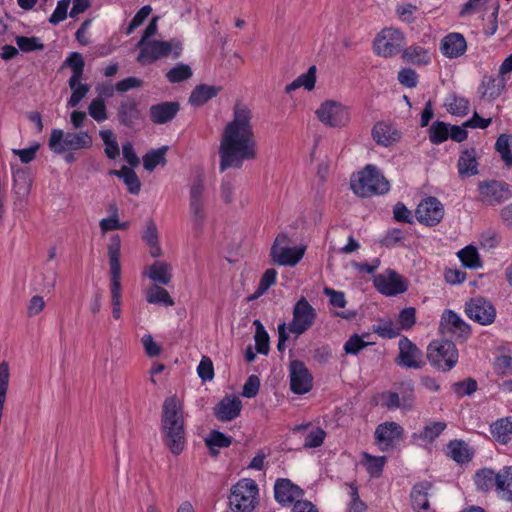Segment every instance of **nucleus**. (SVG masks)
Wrapping results in <instances>:
<instances>
[{
    "mask_svg": "<svg viewBox=\"0 0 512 512\" xmlns=\"http://www.w3.org/2000/svg\"><path fill=\"white\" fill-rule=\"evenodd\" d=\"M252 112L246 106L234 107L233 119L224 128L219 146V170L240 169L244 161L257 157V142L253 130Z\"/></svg>",
    "mask_w": 512,
    "mask_h": 512,
    "instance_id": "f257e3e1",
    "label": "nucleus"
},
{
    "mask_svg": "<svg viewBox=\"0 0 512 512\" xmlns=\"http://www.w3.org/2000/svg\"><path fill=\"white\" fill-rule=\"evenodd\" d=\"M161 431L166 447L173 455H179L185 447L183 407L176 395L167 397L162 405Z\"/></svg>",
    "mask_w": 512,
    "mask_h": 512,
    "instance_id": "f03ea898",
    "label": "nucleus"
},
{
    "mask_svg": "<svg viewBox=\"0 0 512 512\" xmlns=\"http://www.w3.org/2000/svg\"><path fill=\"white\" fill-rule=\"evenodd\" d=\"M351 188L360 197L383 195L390 189L388 180L374 165H367L357 179H351Z\"/></svg>",
    "mask_w": 512,
    "mask_h": 512,
    "instance_id": "7ed1b4c3",
    "label": "nucleus"
},
{
    "mask_svg": "<svg viewBox=\"0 0 512 512\" xmlns=\"http://www.w3.org/2000/svg\"><path fill=\"white\" fill-rule=\"evenodd\" d=\"M426 356L434 368L442 372H449L456 366L459 352L456 344L443 336L429 343Z\"/></svg>",
    "mask_w": 512,
    "mask_h": 512,
    "instance_id": "20e7f679",
    "label": "nucleus"
},
{
    "mask_svg": "<svg viewBox=\"0 0 512 512\" xmlns=\"http://www.w3.org/2000/svg\"><path fill=\"white\" fill-rule=\"evenodd\" d=\"M92 144L93 139L88 131L65 133L61 129H53L48 141L49 149L59 155L68 150L88 149Z\"/></svg>",
    "mask_w": 512,
    "mask_h": 512,
    "instance_id": "39448f33",
    "label": "nucleus"
},
{
    "mask_svg": "<svg viewBox=\"0 0 512 512\" xmlns=\"http://www.w3.org/2000/svg\"><path fill=\"white\" fill-rule=\"evenodd\" d=\"M257 483L251 478L239 480L231 488L229 505L233 512H252L258 503Z\"/></svg>",
    "mask_w": 512,
    "mask_h": 512,
    "instance_id": "423d86ee",
    "label": "nucleus"
},
{
    "mask_svg": "<svg viewBox=\"0 0 512 512\" xmlns=\"http://www.w3.org/2000/svg\"><path fill=\"white\" fill-rule=\"evenodd\" d=\"M137 61L142 65H149L156 60L167 57L172 53L173 58H178L182 52V43L173 38L170 41L151 40L140 47Z\"/></svg>",
    "mask_w": 512,
    "mask_h": 512,
    "instance_id": "0eeeda50",
    "label": "nucleus"
},
{
    "mask_svg": "<svg viewBox=\"0 0 512 512\" xmlns=\"http://www.w3.org/2000/svg\"><path fill=\"white\" fill-rule=\"evenodd\" d=\"M109 268H110V292L111 300H121L122 285H121V238L118 234H113L110 237V242L107 246Z\"/></svg>",
    "mask_w": 512,
    "mask_h": 512,
    "instance_id": "6e6552de",
    "label": "nucleus"
},
{
    "mask_svg": "<svg viewBox=\"0 0 512 512\" xmlns=\"http://www.w3.org/2000/svg\"><path fill=\"white\" fill-rule=\"evenodd\" d=\"M292 314L293 318L287 329L297 336L309 330L314 325L317 317L315 309L303 296L295 303Z\"/></svg>",
    "mask_w": 512,
    "mask_h": 512,
    "instance_id": "1a4fd4ad",
    "label": "nucleus"
},
{
    "mask_svg": "<svg viewBox=\"0 0 512 512\" xmlns=\"http://www.w3.org/2000/svg\"><path fill=\"white\" fill-rule=\"evenodd\" d=\"M375 289L385 296H396L408 290V280L395 270L388 268L383 274L373 276Z\"/></svg>",
    "mask_w": 512,
    "mask_h": 512,
    "instance_id": "9d476101",
    "label": "nucleus"
},
{
    "mask_svg": "<svg viewBox=\"0 0 512 512\" xmlns=\"http://www.w3.org/2000/svg\"><path fill=\"white\" fill-rule=\"evenodd\" d=\"M320 122L329 127H344L350 120V114L342 103L326 100L315 112Z\"/></svg>",
    "mask_w": 512,
    "mask_h": 512,
    "instance_id": "9b49d317",
    "label": "nucleus"
},
{
    "mask_svg": "<svg viewBox=\"0 0 512 512\" xmlns=\"http://www.w3.org/2000/svg\"><path fill=\"white\" fill-rule=\"evenodd\" d=\"M403 33L397 29H383L374 39V52L382 57H392L397 55L403 44Z\"/></svg>",
    "mask_w": 512,
    "mask_h": 512,
    "instance_id": "f8f14e48",
    "label": "nucleus"
},
{
    "mask_svg": "<svg viewBox=\"0 0 512 512\" xmlns=\"http://www.w3.org/2000/svg\"><path fill=\"white\" fill-rule=\"evenodd\" d=\"M480 200L486 205H497L512 197L510 185L504 181L486 180L478 184Z\"/></svg>",
    "mask_w": 512,
    "mask_h": 512,
    "instance_id": "ddd939ff",
    "label": "nucleus"
},
{
    "mask_svg": "<svg viewBox=\"0 0 512 512\" xmlns=\"http://www.w3.org/2000/svg\"><path fill=\"white\" fill-rule=\"evenodd\" d=\"M465 313L471 320L480 325H490L496 318L494 305L481 296L471 298L466 302Z\"/></svg>",
    "mask_w": 512,
    "mask_h": 512,
    "instance_id": "4468645a",
    "label": "nucleus"
},
{
    "mask_svg": "<svg viewBox=\"0 0 512 512\" xmlns=\"http://www.w3.org/2000/svg\"><path fill=\"white\" fill-rule=\"evenodd\" d=\"M288 240L287 235L279 234L270 250L273 262L281 266H295L303 258L305 247H280L279 242Z\"/></svg>",
    "mask_w": 512,
    "mask_h": 512,
    "instance_id": "2eb2a0df",
    "label": "nucleus"
},
{
    "mask_svg": "<svg viewBox=\"0 0 512 512\" xmlns=\"http://www.w3.org/2000/svg\"><path fill=\"white\" fill-rule=\"evenodd\" d=\"M444 216V207L438 198L429 196L423 199L415 210L417 221L425 226H435Z\"/></svg>",
    "mask_w": 512,
    "mask_h": 512,
    "instance_id": "dca6fc26",
    "label": "nucleus"
},
{
    "mask_svg": "<svg viewBox=\"0 0 512 512\" xmlns=\"http://www.w3.org/2000/svg\"><path fill=\"white\" fill-rule=\"evenodd\" d=\"M290 389L298 395L308 393L313 386V376L307 369L305 363L295 359L290 362Z\"/></svg>",
    "mask_w": 512,
    "mask_h": 512,
    "instance_id": "f3484780",
    "label": "nucleus"
},
{
    "mask_svg": "<svg viewBox=\"0 0 512 512\" xmlns=\"http://www.w3.org/2000/svg\"><path fill=\"white\" fill-rule=\"evenodd\" d=\"M398 347L399 354L394 360L397 365L413 369H421L425 365L421 360L422 351L406 336L399 340Z\"/></svg>",
    "mask_w": 512,
    "mask_h": 512,
    "instance_id": "a211bd4d",
    "label": "nucleus"
},
{
    "mask_svg": "<svg viewBox=\"0 0 512 512\" xmlns=\"http://www.w3.org/2000/svg\"><path fill=\"white\" fill-rule=\"evenodd\" d=\"M439 332L444 337L450 333L455 334L457 339L466 340L471 334V327L453 310L446 309L441 316Z\"/></svg>",
    "mask_w": 512,
    "mask_h": 512,
    "instance_id": "6ab92c4d",
    "label": "nucleus"
},
{
    "mask_svg": "<svg viewBox=\"0 0 512 512\" xmlns=\"http://www.w3.org/2000/svg\"><path fill=\"white\" fill-rule=\"evenodd\" d=\"M117 119L120 125L135 129L143 120L138 101L132 97L123 99L117 108Z\"/></svg>",
    "mask_w": 512,
    "mask_h": 512,
    "instance_id": "aec40b11",
    "label": "nucleus"
},
{
    "mask_svg": "<svg viewBox=\"0 0 512 512\" xmlns=\"http://www.w3.org/2000/svg\"><path fill=\"white\" fill-rule=\"evenodd\" d=\"M304 495V490L288 478H278L274 484V498L282 506H287Z\"/></svg>",
    "mask_w": 512,
    "mask_h": 512,
    "instance_id": "412c9836",
    "label": "nucleus"
},
{
    "mask_svg": "<svg viewBox=\"0 0 512 512\" xmlns=\"http://www.w3.org/2000/svg\"><path fill=\"white\" fill-rule=\"evenodd\" d=\"M242 409L241 400L234 395L224 396L213 408L214 416L222 422H228L236 419Z\"/></svg>",
    "mask_w": 512,
    "mask_h": 512,
    "instance_id": "4be33fe9",
    "label": "nucleus"
},
{
    "mask_svg": "<svg viewBox=\"0 0 512 512\" xmlns=\"http://www.w3.org/2000/svg\"><path fill=\"white\" fill-rule=\"evenodd\" d=\"M466 50L467 42L461 33L451 32L441 39L440 51L447 58H458L462 56Z\"/></svg>",
    "mask_w": 512,
    "mask_h": 512,
    "instance_id": "5701e85b",
    "label": "nucleus"
},
{
    "mask_svg": "<svg viewBox=\"0 0 512 512\" xmlns=\"http://www.w3.org/2000/svg\"><path fill=\"white\" fill-rule=\"evenodd\" d=\"M403 428L400 424L390 421L379 424L375 430V439L386 447H392L403 438Z\"/></svg>",
    "mask_w": 512,
    "mask_h": 512,
    "instance_id": "b1692460",
    "label": "nucleus"
},
{
    "mask_svg": "<svg viewBox=\"0 0 512 512\" xmlns=\"http://www.w3.org/2000/svg\"><path fill=\"white\" fill-rule=\"evenodd\" d=\"M180 110L177 101H166L150 107V119L154 124H166L172 121Z\"/></svg>",
    "mask_w": 512,
    "mask_h": 512,
    "instance_id": "393cba45",
    "label": "nucleus"
},
{
    "mask_svg": "<svg viewBox=\"0 0 512 512\" xmlns=\"http://www.w3.org/2000/svg\"><path fill=\"white\" fill-rule=\"evenodd\" d=\"M432 487V482L427 480L417 482L413 485L410 493V501L414 511L426 512L430 509L428 496Z\"/></svg>",
    "mask_w": 512,
    "mask_h": 512,
    "instance_id": "a878e982",
    "label": "nucleus"
},
{
    "mask_svg": "<svg viewBox=\"0 0 512 512\" xmlns=\"http://www.w3.org/2000/svg\"><path fill=\"white\" fill-rule=\"evenodd\" d=\"M371 135L373 140L383 147L391 146L401 138V133L384 121H379L373 126Z\"/></svg>",
    "mask_w": 512,
    "mask_h": 512,
    "instance_id": "bb28decb",
    "label": "nucleus"
},
{
    "mask_svg": "<svg viewBox=\"0 0 512 512\" xmlns=\"http://www.w3.org/2000/svg\"><path fill=\"white\" fill-rule=\"evenodd\" d=\"M478 166L477 151L474 147L461 151L457 162L458 174L461 179L477 175L479 173Z\"/></svg>",
    "mask_w": 512,
    "mask_h": 512,
    "instance_id": "cd10ccee",
    "label": "nucleus"
},
{
    "mask_svg": "<svg viewBox=\"0 0 512 512\" xmlns=\"http://www.w3.org/2000/svg\"><path fill=\"white\" fill-rule=\"evenodd\" d=\"M446 454L456 463L465 464L472 460L474 450L464 440L454 439L447 444Z\"/></svg>",
    "mask_w": 512,
    "mask_h": 512,
    "instance_id": "c85d7f7f",
    "label": "nucleus"
},
{
    "mask_svg": "<svg viewBox=\"0 0 512 512\" xmlns=\"http://www.w3.org/2000/svg\"><path fill=\"white\" fill-rule=\"evenodd\" d=\"M220 86L199 84L190 93L189 103L194 107H201L209 100L215 98L221 91Z\"/></svg>",
    "mask_w": 512,
    "mask_h": 512,
    "instance_id": "c756f323",
    "label": "nucleus"
},
{
    "mask_svg": "<svg viewBox=\"0 0 512 512\" xmlns=\"http://www.w3.org/2000/svg\"><path fill=\"white\" fill-rule=\"evenodd\" d=\"M475 484L477 489L482 492L490 491L494 486L501 488L502 482L499 478V473H495L491 468H482L475 474Z\"/></svg>",
    "mask_w": 512,
    "mask_h": 512,
    "instance_id": "7c9ffc66",
    "label": "nucleus"
},
{
    "mask_svg": "<svg viewBox=\"0 0 512 512\" xmlns=\"http://www.w3.org/2000/svg\"><path fill=\"white\" fill-rule=\"evenodd\" d=\"M109 175L122 179L130 194H139L141 190V182L132 168L123 165L120 170H110Z\"/></svg>",
    "mask_w": 512,
    "mask_h": 512,
    "instance_id": "2f4dec72",
    "label": "nucleus"
},
{
    "mask_svg": "<svg viewBox=\"0 0 512 512\" xmlns=\"http://www.w3.org/2000/svg\"><path fill=\"white\" fill-rule=\"evenodd\" d=\"M31 178L26 168L13 171V191L18 198H24L30 193Z\"/></svg>",
    "mask_w": 512,
    "mask_h": 512,
    "instance_id": "473e14b6",
    "label": "nucleus"
},
{
    "mask_svg": "<svg viewBox=\"0 0 512 512\" xmlns=\"http://www.w3.org/2000/svg\"><path fill=\"white\" fill-rule=\"evenodd\" d=\"M492 436L501 444H507L512 436V418H501L490 426Z\"/></svg>",
    "mask_w": 512,
    "mask_h": 512,
    "instance_id": "72a5a7b5",
    "label": "nucleus"
},
{
    "mask_svg": "<svg viewBox=\"0 0 512 512\" xmlns=\"http://www.w3.org/2000/svg\"><path fill=\"white\" fill-rule=\"evenodd\" d=\"M69 67L72 75L69 78L70 83L74 84L76 79H82L85 67V61L81 53L71 52L69 56L63 61L60 69Z\"/></svg>",
    "mask_w": 512,
    "mask_h": 512,
    "instance_id": "f704fd0d",
    "label": "nucleus"
},
{
    "mask_svg": "<svg viewBox=\"0 0 512 512\" xmlns=\"http://www.w3.org/2000/svg\"><path fill=\"white\" fill-rule=\"evenodd\" d=\"M148 277L162 285H168L171 281V266L165 261H155L149 268Z\"/></svg>",
    "mask_w": 512,
    "mask_h": 512,
    "instance_id": "c9c22d12",
    "label": "nucleus"
},
{
    "mask_svg": "<svg viewBox=\"0 0 512 512\" xmlns=\"http://www.w3.org/2000/svg\"><path fill=\"white\" fill-rule=\"evenodd\" d=\"M316 82V66L312 65L308 68L306 73L298 76L294 81L285 87L286 93H291L300 87H304L310 91L315 87Z\"/></svg>",
    "mask_w": 512,
    "mask_h": 512,
    "instance_id": "e433bc0d",
    "label": "nucleus"
},
{
    "mask_svg": "<svg viewBox=\"0 0 512 512\" xmlns=\"http://www.w3.org/2000/svg\"><path fill=\"white\" fill-rule=\"evenodd\" d=\"M403 59L414 65H427L431 62L429 51L418 45H412L404 49Z\"/></svg>",
    "mask_w": 512,
    "mask_h": 512,
    "instance_id": "4c0bfd02",
    "label": "nucleus"
},
{
    "mask_svg": "<svg viewBox=\"0 0 512 512\" xmlns=\"http://www.w3.org/2000/svg\"><path fill=\"white\" fill-rule=\"evenodd\" d=\"M481 86L485 89L482 93V97L488 95L489 100H495L498 98L505 88V79L496 78L494 76H484Z\"/></svg>",
    "mask_w": 512,
    "mask_h": 512,
    "instance_id": "58836bf2",
    "label": "nucleus"
},
{
    "mask_svg": "<svg viewBox=\"0 0 512 512\" xmlns=\"http://www.w3.org/2000/svg\"><path fill=\"white\" fill-rule=\"evenodd\" d=\"M402 410H412L415 402V388L412 380L402 381L397 384Z\"/></svg>",
    "mask_w": 512,
    "mask_h": 512,
    "instance_id": "ea45409f",
    "label": "nucleus"
},
{
    "mask_svg": "<svg viewBox=\"0 0 512 512\" xmlns=\"http://www.w3.org/2000/svg\"><path fill=\"white\" fill-rule=\"evenodd\" d=\"M512 135L502 133L498 136L495 143V150L500 154V157L504 164L508 167H512Z\"/></svg>",
    "mask_w": 512,
    "mask_h": 512,
    "instance_id": "a19ab883",
    "label": "nucleus"
},
{
    "mask_svg": "<svg viewBox=\"0 0 512 512\" xmlns=\"http://www.w3.org/2000/svg\"><path fill=\"white\" fill-rule=\"evenodd\" d=\"M168 146H162L158 149H152L143 156V166L147 171H153L158 165H165V154Z\"/></svg>",
    "mask_w": 512,
    "mask_h": 512,
    "instance_id": "79ce46f5",
    "label": "nucleus"
},
{
    "mask_svg": "<svg viewBox=\"0 0 512 512\" xmlns=\"http://www.w3.org/2000/svg\"><path fill=\"white\" fill-rule=\"evenodd\" d=\"M146 300L148 303L161 304L164 306H173L175 304L169 292L158 285H153L147 290Z\"/></svg>",
    "mask_w": 512,
    "mask_h": 512,
    "instance_id": "37998d69",
    "label": "nucleus"
},
{
    "mask_svg": "<svg viewBox=\"0 0 512 512\" xmlns=\"http://www.w3.org/2000/svg\"><path fill=\"white\" fill-rule=\"evenodd\" d=\"M462 265L469 269H475L482 266V261L478 250L473 245H467L457 253Z\"/></svg>",
    "mask_w": 512,
    "mask_h": 512,
    "instance_id": "c03bdc74",
    "label": "nucleus"
},
{
    "mask_svg": "<svg viewBox=\"0 0 512 512\" xmlns=\"http://www.w3.org/2000/svg\"><path fill=\"white\" fill-rule=\"evenodd\" d=\"M450 124L436 120L428 129L429 140L434 145H439L449 138Z\"/></svg>",
    "mask_w": 512,
    "mask_h": 512,
    "instance_id": "a18cd8bd",
    "label": "nucleus"
},
{
    "mask_svg": "<svg viewBox=\"0 0 512 512\" xmlns=\"http://www.w3.org/2000/svg\"><path fill=\"white\" fill-rule=\"evenodd\" d=\"M364 465L370 477L378 478L382 475L383 468L387 461L386 456H373L369 453H363Z\"/></svg>",
    "mask_w": 512,
    "mask_h": 512,
    "instance_id": "49530a36",
    "label": "nucleus"
},
{
    "mask_svg": "<svg viewBox=\"0 0 512 512\" xmlns=\"http://www.w3.org/2000/svg\"><path fill=\"white\" fill-rule=\"evenodd\" d=\"M57 265L50 267L48 264L45 267L44 272L40 273L41 281L36 280L37 289L40 291L50 292L54 289L57 280Z\"/></svg>",
    "mask_w": 512,
    "mask_h": 512,
    "instance_id": "de8ad7c7",
    "label": "nucleus"
},
{
    "mask_svg": "<svg viewBox=\"0 0 512 512\" xmlns=\"http://www.w3.org/2000/svg\"><path fill=\"white\" fill-rule=\"evenodd\" d=\"M81 79H76L74 84L70 83L68 80V85L72 90V94L67 101V107L74 108L78 106V104L86 97L87 93L90 90V86L88 84H84L80 82Z\"/></svg>",
    "mask_w": 512,
    "mask_h": 512,
    "instance_id": "09e8293b",
    "label": "nucleus"
},
{
    "mask_svg": "<svg viewBox=\"0 0 512 512\" xmlns=\"http://www.w3.org/2000/svg\"><path fill=\"white\" fill-rule=\"evenodd\" d=\"M368 333L359 335L354 333L344 344V351L348 355H358L361 350L371 345V342L365 341L364 337L368 336Z\"/></svg>",
    "mask_w": 512,
    "mask_h": 512,
    "instance_id": "8fccbe9b",
    "label": "nucleus"
},
{
    "mask_svg": "<svg viewBox=\"0 0 512 512\" xmlns=\"http://www.w3.org/2000/svg\"><path fill=\"white\" fill-rule=\"evenodd\" d=\"M451 389L458 398H463L475 393L478 390V383L476 379L468 377L463 381L454 382Z\"/></svg>",
    "mask_w": 512,
    "mask_h": 512,
    "instance_id": "3c124183",
    "label": "nucleus"
},
{
    "mask_svg": "<svg viewBox=\"0 0 512 512\" xmlns=\"http://www.w3.org/2000/svg\"><path fill=\"white\" fill-rule=\"evenodd\" d=\"M192 74V69L188 64L178 63L166 73V78L170 83H180L191 78Z\"/></svg>",
    "mask_w": 512,
    "mask_h": 512,
    "instance_id": "603ef678",
    "label": "nucleus"
},
{
    "mask_svg": "<svg viewBox=\"0 0 512 512\" xmlns=\"http://www.w3.org/2000/svg\"><path fill=\"white\" fill-rule=\"evenodd\" d=\"M15 42L18 48L24 53L43 50L45 47L41 39L36 36H16Z\"/></svg>",
    "mask_w": 512,
    "mask_h": 512,
    "instance_id": "864d4df0",
    "label": "nucleus"
},
{
    "mask_svg": "<svg viewBox=\"0 0 512 512\" xmlns=\"http://www.w3.org/2000/svg\"><path fill=\"white\" fill-rule=\"evenodd\" d=\"M100 137L105 144L104 152L109 159H115L119 155V145L111 130H101Z\"/></svg>",
    "mask_w": 512,
    "mask_h": 512,
    "instance_id": "5fc2aeb1",
    "label": "nucleus"
},
{
    "mask_svg": "<svg viewBox=\"0 0 512 512\" xmlns=\"http://www.w3.org/2000/svg\"><path fill=\"white\" fill-rule=\"evenodd\" d=\"M499 478L502 482V487L496 488V491L503 492V498L512 502V466H505L499 472Z\"/></svg>",
    "mask_w": 512,
    "mask_h": 512,
    "instance_id": "6e6d98bb",
    "label": "nucleus"
},
{
    "mask_svg": "<svg viewBox=\"0 0 512 512\" xmlns=\"http://www.w3.org/2000/svg\"><path fill=\"white\" fill-rule=\"evenodd\" d=\"M204 441L207 447L227 448L232 444L233 438L219 430H212Z\"/></svg>",
    "mask_w": 512,
    "mask_h": 512,
    "instance_id": "4d7b16f0",
    "label": "nucleus"
},
{
    "mask_svg": "<svg viewBox=\"0 0 512 512\" xmlns=\"http://www.w3.org/2000/svg\"><path fill=\"white\" fill-rule=\"evenodd\" d=\"M446 428V423L441 421L432 422L423 427L418 437L429 442H433Z\"/></svg>",
    "mask_w": 512,
    "mask_h": 512,
    "instance_id": "13d9d810",
    "label": "nucleus"
},
{
    "mask_svg": "<svg viewBox=\"0 0 512 512\" xmlns=\"http://www.w3.org/2000/svg\"><path fill=\"white\" fill-rule=\"evenodd\" d=\"M447 111L452 115L465 116L469 112V100L464 97L452 96V101L446 103Z\"/></svg>",
    "mask_w": 512,
    "mask_h": 512,
    "instance_id": "bf43d9fd",
    "label": "nucleus"
},
{
    "mask_svg": "<svg viewBox=\"0 0 512 512\" xmlns=\"http://www.w3.org/2000/svg\"><path fill=\"white\" fill-rule=\"evenodd\" d=\"M89 115L97 122L107 119V109L102 97L93 99L88 107Z\"/></svg>",
    "mask_w": 512,
    "mask_h": 512,
    "instance_id": "052dcab7",
    "label": "nucleus"
},
{
    "mask_svg": "<svg viewBox=\"0 0 512 512\" xmlns=\"http://www.w3.org/2000/svg\"><path fill=\"white\" fill-rule=\"evenodd\" d=\"M397 322L402 330L411 329L416 323V309L414 307H405L399 312Z\"/></svg>",
    "mask_w": 512,
    "mask_h": 512,
    "instance_id": "680f3d73",
    "label": "nucleus"
},
{
    "mask_svg": "<svg viewBox=\"0 0 512 512\" xmlns=\"http://www.w3.org/2000/svg\"><path fill=\"white\" fill-rule=\"evenodd\" d=\"M373 332L382 338L392 339L401 334V329L389 320L379 325H373Z\"/></svg>",
    "mask_w": 512,
    "mask_h": 512,
    "instance_id": "e2e57ef3",
    "label": "nucleus"
},
{
    "mask_svg": "<svg viewBox=\"0 0 512 512\" xmlns=\"http://www.w3.org/2000/svg\"><path fill=\"white\" fill-rule=\"evenodd\" d=\"M326 437V432L321 427L311 430L305 437L304 448H317L321 446Z\"/></svg>",
    "mask_w": 512,
    "mask_h": 512,
    "instance_id": "0e129e2a",
    "label": "nucleus"
},
{
    "mask_svg": "<svg viewBox=\"0 0 512 512\" xmlns=\"http://www.w3.org/2000/svg\"><path fill=\"white\" fill-rule=\"evenodd\" d=\"M197 373L202 382L211 381L214 378V366L208 356H203L197 367Z\"/></svg>",
    "mask_w": 512,
    "mask_h": 512,
    "instance_id": "69168bd1",
    "label": "nucleus"
},
{
    "mask_svg": "<svg viewBox=\"0 0 512 512\" xmlns=\"http://www.w3.org/2000/svg\"><path fill=\"white\" fill-rule=\"evenodd\" d=\"M404 239V233L400 228L388 229L379 243L386 248H393Z\"/></svg>",
    "mask_w": 512,
    "mask_h": 512,
    "instance_id": "338daca9",
    "label": "nucleus"
},
{
    "mask_svg": "<svg viewBox=\"0 0 512 512\" xmlns=\"http://www.w3.org/2000/svg\"><path fill=\"white\" fill-rule=\"evenodd\" d=\"M381 406L388 410L402 409L399 393L397 391H384L380 394Z\"/></svg>",
    "mask_w": 512,
    "mask_h": 512,
    "instance_id": "774afa93",
    "label": "nucleus"
}]
</instances>
